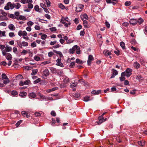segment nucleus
<instances>
[{"mask_svg":"<svg viewBox=\"0 0 147 147\" xmlns=\"http://www.w3.org/2000/svg\"><path fill=\"white\" fill-rule=\"evenodd\" d=\"M83 24L84 27L85 28H88L90 27L88 22L86 20H84L83 21Z\"/></svg>","mask_w":147,"mask_h":147,"instance_id":"14","label":"nucleus"},{"mask_svg":"<svg viewBox=\"0 0 147 147\" xmlns=\"http://www.w3.org/2000/svg\"><path fill=\"white\" fill-rule=\"evenodd\" d=\"M22 120H20L18 121L16 123V125L17 127H18L22 123Z\"/></svg>","mask_w":147,"mask_h":147,"instance_id":"55","label":"nucleus"},{"mask_svg":"<svg viewBox=\"0 0 147 147\" xmlns=\"http://www.w3.org/2000/svg\"><path fill=\"white\" fill-rule=\"evenodd\" d=\"M131 2L130 1H127L125 2L124 5L125 6H128L131 5Z\"/></svg>","mask_w":147,"mask_h":147,"instance_id":"41","label":"nucleus"},{"mask_svg":"<svg viewBox=\"0 0 147 147\" xmlns=\"http://www.w3.org/2000/svg\"><path fill=\"white\" fill-rule=\"evenodd\" d=\"M49 30L51 32L56 31V30H57L56 28L55 27H52V28H49Z\"/></svg>","mask_w":147,"mask_h":147,"instance_id":"52","label":"nucleus"},{"mask_svg":"<svg viewBox=\"0 0 147 147\" xmlns=\"http://www.w3.org/2000/svg\"><path fill=\"white\" fill-rule=\"evenodd\" d=\"M56 61L57 62L56 65H57L59 66L62 67H63L64 66L63 64L61 62V59H58L56 60Z\"/></svg>","mask_w":147,"mask_h":147,"instance_id":"12","label":"nucleus"},{"mask_svg":"<svg viewBox=\"0 0 147 147\" xmlns=\"http://www.w3.org/2000/svg\"><path fill=\"white\" fill-rule=\"evenodd\" d=\"M8 17L12 19L15 18V15L13 14H9Z\"/></svg>","mask_w":147,"mask_h":147,"instance_id":"53","label":"nucleus"},{"mask_svg":"<svg viewBox=\"0 0 147 147\" xmlns=\"http://www.w3.org/2000/svg\"><path fill=\"white\" fill-rule=\"evenodd\" d=\"M34 59L36 61H38L40 60V57L37 56H35L34 57Z\"/></svg>","mask_w":147,"mask_h":147,"instance_id":"46","label":"nucleus"},{"mask_svg":"<svg viewBox=\"0 0 147 147\" xmlns=\"http://www.w3.org/2000/svg\"><path fill=\"white\" fill-rule=\"evenodd\" d=\"M144 20L142 18H140L138 19V22L139 24H141L144 22Z\"/></svg>","mask_w":147,"mask_h":147,"instance_id":"42","label":"nucleus"},{"mask_svg":"<svg viewBox=\"0 0 147 147\" xmlns=\"http://www.w3.org/2000/svg\"><path fill=\"white\" fill-rule=\"evenodd\" d=\"M2 54L3 56H5L7 60H11L12 59V55L9 53H5L4 51H2Z\"/></svg>","mask_w":147,"mask_h":147,"instance_id":"4","label":"nucleus"},{"mask_svg":"<svg viewBox=\"0 0 147 147\" xmlns=\"http://www.w3.org/2000/svg\"><path fill=\"white\" fill-rule=\"evenodd\" d=\"M84 101L85 102H88L89 100H90V97L88 96H85L84 98Z\"/></svg>","mask_w":147,"mask_h":147,"instance_id":"35","label":"nucleus"},{"mask_svg":"<svg viewBox=\"0 0 147 147\" xmlns=\"http://www.w3.org/2000/svg\"><path fill=\"white\" fill-rule=\"evenodd\" d=\"M38 95L40 97V99L42 100L43 99H47L46 97L45 96H44L42 95L39 92L38 93Z\"/></svg>","mask_w":147,"mask_h":147,"instance_id":"28","label":"nucleus"},{"mask_svg":"<svg viewBox=\"0 0 147 147\" xmlns=\"http://www.w3.org/2000/svg\"><path fill=\"white\" fill-rule=\"evenodd\" d=\"M106 113H104L101 116H100L98 118V121H96V123L98 125H100L102 123L106 121L108 119V118H106L105 119L103 117L104 115Z\"/></svg>","mask_w":147,"mask_h":147,"instance_id":"1","label":"nucleus"},{"mask_svg":"<svg viewBox=\"0 0 147 147\" xmlns=\"http://www.w3.org/2000/svg\"><path fill=\"white\" fill-rule=\"evenodd\" d=\"M120 45L123 49H125V44L124 42H120Z\"/></svg>","mask_w":147,"mask_h":147,"instance_id":"38","label":"nucleus"},{"mask_svg":"<svg viewBox=\"0 0 147 147\" xmlns=\"http://www.w3.org/2000/svg\"><path fill=\"white\" fill-rule=\"evenodd\" d=\"M5 31H2L0 30V36L1 37L5 36Z\"/></svg>","mask_w":147,"mask_h":147,"instance_id":"40","label":"nucleus"},{"mask_svg":"<svg viewBox=\"0 0 147 147\" xmlns=\"http://www.w3.org/2000/svg\"><path fill=\"white\" fill-rule=\"evenodd\" d=\"M26 20V17L22 15H20L18 19H17L18 20Z\"/></svg>","mask_w":147,"mask_h":147,"instance_id":"30","label":"nucleus"},{"mask_svg":"<svg viewBox=\"0 0 147 147\" xmlns=\"http://www.w3.org/2000/svg\"><path fill=\"white\" fill-rule=\"evenodd\" d=\"M8 18L6 16H0V20H7Z\"/></svg>","mask_w":147,"mask_h":147,"instance_id":"24","label":"nucleus"},{"mask_svg":"<svg viewBox=\"0 0 147 147\" xmlns=\"http://www.w3.org/2000/svg\"><path fill=\"white\" fill-rule=\"evenodd\" d=\"M46 4H47L48 7H49L51 6V3L49 0H45Z\"/></svg>","mask_w":147,"mask_h":147,"instance_id":"45","label":"nucleus"},{"mask_svg":"<svg viewBox=\"0 0 147 147\" xmlns=\"http://www.w3.org/2000/svg\"><path fill=\"white\" fill-rule=\"evenodd\" d=\"M12 50V48L10 47L6 46L5 47V49L4 50H3L2 51H4L5 52H8L11 51Z\"/></svg>","mask_w":147,"mask_h":147,"instance_id":"18","label":"nucleus"},{"mask_svg":"<svg viewBox=\"0 0 147 147\" xmlns=\"http://www.w3.org/2000/svg\"><path fill=\"white\" fill-rule=\"evenodd\" d=\"M78 84V80H76L74 82L71 84L70 87L71 88H73L74 87L77 86Z\"/></svg>","mask_w":147,"mask_h":147,"instance_id":"17","label":"nucleus"},{"mask_svg":"<svg viewBox=\"0 0 147 147\" xmlns=\"http://www.w3.org/2000/svg\"><path fill=\"white\" fill-rule=\"evenodd\" d=\"M132 70L129 68H127L125 70V72L126 73V76L128 78L132 74Z\"/></svg>","mask_w":147,"mask_h":147,"instance_id":"5","label":"nucleus"},{"mask_svg":"<svg viewBox=\"0 0 147 147\" xmlns=\"http://www.w3.org/2000/svg\"><path fill=\"white\" fill-rule=\"evenodd\" d=\"M105 24L106 25V26L108 28H109L110 27V24L109 23L107 22V21H106L105 22Z\"/></svg>","mask_w":147,"mask_h":147,"instance_id":"54","label":"nucleus"},{"mask_svg":"<svg viewBox=\"0 0 147 147\" xmlns=\"http://www.w3.org/2000/svg\"><path fill=\"white\" fill-rule=\"evenodd\" d=\"M21 113L24 117L27 118L29 117L30 116V114L27 111H22Z\"/></svg>","mask_w":147,"mask_h":147,"instance_id":"10","label":"nucleus"},{"mask_svg":"<svg viewBox=\"0 0 147 147\" xmlns=\"http://www.w3.org/2000/svg\"><path fill=\"white\" fill-rule=\"evenodd\" d=\"M136 79L139 81H141L143 80V78L141 75H138L137 76Z\"/></svg>","mask_w":147,"mask_h":147,"instance_id":"32","label":"nucleus"},{"mask_svg":"<svg viewBox=\"0 0 147 147\" xmlns=\"http://www.w3.org/2000/svg\"><path fill=\"white\" fill-rule=\"evenodd\" d=\"M28 53L27 51L25 50H23L21 52V53L22 54H24V55H25L27 54Z\"/></svg>","mask_w":147,"mask_h":147,"instance_id":"64","label":"nucleus"},{"mask_svg":"<svg viewBox=\"0 0 147 147\" xmlns=\"http://www.w3.org/2000/svg\"><path fill=\"white\" fill-rule=\"evenodd\" d=\"M18 35L21 37L22 36H27V33L25 31H22L20 30L18 33Z\"/></svg>","mask_w":147,"mask_h":147,"instance_id":"7","label":"nucleus"},{"mask_svg":"<svg viewBox=\"0 0 147 147\" xmlns=\"http://www.w3.org/2000/svg\"><path fill=\"white\" fill-rule=\"evenodd\" d=\"M113 71V74L114 76H116L118 74V72L114 69H112Z\"/></svg>","mask_w":147,"mask_h":147,"instance_id":"36","label":"nucleus"},{"mask_svg":"<svg viewBox=\"0 0 147 147\" xmlns=\"http://www.w3.org/2000/svg\"><path fill=\"white\" fill-rule=\"evenodd\" d=\"M9 36L10 37H12L13 36H15L14 33L13 32H12L9 33Z\"/></svg>","mask_w":147,"mask_h":147,"instance_id":"56","label":"nucleus"},{"mask_svg":"<svg viewBox=\"0 0 147 147\" xmlns=\"http://www.w3.org/2000/svg\"><path fill=\"white\" fill-rule=\"evenodd\" d=\"M21 6V5L19 3H16V4H15V7L16 9H18Z\"/></svg>","mask_w":147,"mask_h":147,"instance_id":"44","label":"nucleus"},{"mask_svg":"<svg viewBox=\"0 0 147 147\" xmlns=\"http://www.w3.org/2000/svg\"><path fill=\"white\" fill-rule=\"evenodd\" d=\"M15 7V4H12L11 2H8L5 7L4 9L6 10H9L10 9H12Z\"/></svg>","mask_w":147,"mask_h":147,"instance_id":"2","label":"nucleus"},{"mask_svg":"<svg viewBox=\"0 0 147 147\" xmlns=\"http://www.w3.org/2000/svg\"><path fill=\"white\" fill-rule=\"evenodd\" d=\"M94 58L92 55H90L88 56V59L87 60V63L88 65H90L91 62L93 61Z\"/></svg>","mask_w":147,"mask_h":147,"instance_id":"9","label":"nucleus"},{"mask_svg":"<svg viewBox=\"0 0 147 147\" xmlns=\"http://www.w3.org/2000/svg\"><path fill=\"white\" fill-rule=\"evenodd\" d=\"M15 28L14 25L12 24H10L8 26V28L11 30H14Z\"/></svg>","mask_w":147,"mask_h":147,"instance_id":"26","label":"nucleus"},{"mask_svg":"<svg viewBox=\"0 0 147 147\" xmlns=\"http://www.w3.org/2000/svg\"><path fill=\"white\" fill-rule=\"evenodd\" d=\"M30 83V81L29 80H26L24 82L22 81H20L19 83V85L20 86H23L25 85H28Z\"/></svg>","mask_w":147,"mask_h":147,"instance_id":"8","label":"nucleus"},{"mask_svg":"<svg viewBox=\"0 0 147 147\" xmlns=\"http://www.w3.org/2000/svg\"><path fill=\"white\" fill-rule=\"evenodd\" d=\"M66 41L67 43H71L73 42V40H72L70 39H68Z\"/></svg>","mask_w":147,"mask_h":147,"instance_id":"62","label":"nucleus"},{"mask_svg":"<svg viewBox=\"0 0 147 147\" xmlns=\"http://www.w3.org/2000/svg\"><path fill=\"white\" fill-rule=\"evenodd\" d=\"M34 9L36 11L39 12H41L42 11V9L40 8L39 6L38 5H36L34 6Z\"/></svg>","mask_w":147,"mask_h":147,"instance_id":"16","label":"nucleus"},{"mask_svg":"<svg viewBox=\"0 0 147 147\" xmlns=\"http://www.w3.org/2000/svg\"><path fill=\"white\" fill-rule=\"evenodd\" d=\"M14 15L15 18L17 20L19 17L20 16L19 12L18 11L15 12L14 13Z\"/></svg>","mask_w":147,"mask_h":147,"instance_id":"29","label":"nucleus"},{"mask_svg":"<svg viewBox=\"0 0 147 147\" xmlns=\"http://www.w3.org/2000/svg\"><path fill=\"white\" fill-rule=\"evenodd\" d=\"M106 1L107 3H112L113 5H115L116 4V3L115 2H112L111 0H106Z\"/></svg>","mask_w":147,"mask_h":147,"instance_id":"33","label":"nucleus"},{"mask_svg":"<svg viewBox=\"0 0 147 147\" xmlns=\"http://www.w3.org/2000/svg\"><path fill=\"white\" fill-rule=\"evenodd\" d=\"M13 51L15 53H16L18 51V49L16 47H14L13 48Z\"/></svg>","mask_w":147,"mask_h":147,"instance_id":"58","label":"nucleus"},{"mask_svg":"<svg viewBox=\"0 0 147 147\" xmlns=\"http://www.w3.org/2000/svg\"><path fill=\"white\" fill-rule=\"evenodd\" d=\"M18 111H16L14 113L11 114V116L13 118L16 117L18 116Z\"/></svg>","mask_w":147,"mask_h":147,"instance_id":"21","label":"nucleus"},{"mask_svg":"<svg viewBox=\"0 0 147 147\" xmlns=\"http://www.w3.org/2000/svg\"><path fill=\"white\" fill-rule=\"evenodd\" d=\"M138 22V21L135 19H131L130 20L129 22L132 25L134 26Z\"/></svg>","mask_w":147,"mask_h":147,"instance_id":"11","label":"nucleus"},{"mask_svg":"<svg viewBox=\"0 0 147 147\" xmlns=\"http://www.w3.org/2000/svg\"><path fill=\"white\" fill-rule=\"evenodd\" d=\"M54 54V53L53 52L51 51L48 53V55L49 57H51Z\"/></svg>","mask_w":147,"mask_h":147,"instance_id":"59","label":"nucleus"},{"mask_svg":"<svg viewBox=\"0 0 147 147\" xmlns=\"http://www.w3.org/2000/svg\"><path fill=\"white\" fill-rule=\"evenodd\" d=\"M2 78L3 79H8L9 78L5 74H3L1 75Z\"/></svg>","mask_w":147,"mask_h":147,"instance_id":"37","label":"nucleus"},{"mask_svg":"<svg viewBox=\"0 0 147 147\" xmlns=\"http://www.w3.org/2000/svg\"><path fill=\"white\" fill-rule=\"evenodd\" d=\"M145 141L144 140L140 141L138 142V145L141 146H143L145 144Z\"/></svg>","mask_w":147,"mask_h":147,"instance_id":"23","label":"nucleus"},{"mask_svg":"<svg viewBox=\"0 0 147 147\" xmlns=\"http://www.w3.org/2000/svg\"><path fill=\"white\" fill-rule=\"evenodd\" d=\"M81 20H84V19L88 20V17L86 13H84L83 15H82L80 16Z\"/></svg>","mask_w":147,"mask_h":147,"instance_id":"15","label":"nucleus"},{"mask_svg":"<svg viewBox=\"0 0 147 147\" xmlns=\"http://www.w3.org/2000/svg\"><path fill=\"white\" fill-rule=\"evenodd\" d=\"M78 46L77 45H75L73 46L72 47V49H73L74 51L75 52V51L76 50V49H78Z\"/></svg>","mask_w":147,"mask_h":147,"instance_id":"60","label":"nucleus"},{"mask_svg":"<svg viewBox=\"0 0 147 147\" xmlns=\"http://www.w3.org/2000/svg\"><path fill=\"white\" fill-rule=\"evenodd\" d=\"M63 81L64 83L67 84L69 82V80L68 78L66 77L64 79Z\"/></svg>","mask_w":147,"mask_h":147,"instance_id":"39","label":"nucleus"},{"mask_svg":"<svg viewBox=\"0 0 147 147\" xmlns=\"http://www.w3.org/2000/svg\"><path fill=\"white\" fill-rule=\"evenodd\" d=\"M84 7V5L81 4H79L76 7V11L77 12H80L82 10Z\"/></svg>","mask_w":147,"mask_h":147,"instance_id":"6","label":"nucleus"},{"mask_svg":"<svg viewBox=\"0 0 147 147\" xmlns=\"http://www.w3.org/2000/svg\"><path fill=\"white\" fill-rule=\"evenodd\" d=\"M58 6L59 8L62 9H64L65 8V6L61 3L58 4Z\"/></svg>","mask_w":147,"mask_h":147,"instance_id":"31","label":"nucleus"},{"mask_svg":"<svg viewBox=\"0 0 147 147\" xmlns=\"http://www.w3.org/2000/svg\"><path fill=\"white\" fill-rule=\"evenodd\" d=\"M74 96L76 98H78L80 97V95L79 94L76 93L74 95Z\"/></svg>","mask_w":147,"mask_h":147,"instance_id":"51","label":"nucleus"},{"mask_svg":"<svg viewBox=\"0 0 147 147\" xmlns=\"http://www.w3.org/2000/svg\"><path fill=\"white\" fill-rule=\"evenodd\" d=\"M91 93L94 95H98L100 94L101 93V90H99L97 91H96L95 90H93L91 92Z\"/></svg>","mask_w":147,"mask_h":147,"instance_id":"19","label":"nucleus"},{"mask_svg":"<svg viewBox=\"0 0 147 147\" xmlns=\"http://www.w3.org/2000/svg\"><path fill=\"white\" fill-rule=\"evenodd\" d=\"M38 71L37 69H33L32 70V72L31 73V75L32 76H34L37 73Z\"/></svg>","mask_w":147,"mask_h":147,"instance_id":"34","label":"nucleus"},{"mask_svg":"<svg viewBox=\"0 0 147 147\" xmlns=\"http://www.w3.org/2000/svg\"><path fill=\"white\" fill-rule=\"evenodd\" d=\"M66 20V21L68 22V21L67 20H66V19L65 18H62L61 19V22L63 24H64V23H65Z\"/></svg>","mask_w":147,"mask_h":147,"instance_id":"49","label":"nucleus"},{"mask_svg":"<svg viewBox=\"0 0 147 147\" xmlns=\"http://www.w3.org/2000/svg\"><path fill=\"white\" fill-rule=\"evenodd\" d=\"M41 81V79L40 78H38L36 79L34 82V84H37L40 82Z\"/></svg>","mask_w":147,"mask_h":147,"instance_id":"47","label":"nucleus"},{"mask_svg":"<svg viewBox=\"0 0 147 147\" xmlns=\"http://www.w3.org/2000/svg\"><path fill=\"white\" fill-rule=\"evenodd\" d=\"M27 93L26 92H21L19 94V95L22 97H23L24 96H26L27 95Z\"/></svg>","mask_w":147,"mask_h":147,"instance_id":"27","label":"nucleus"},{"mask_svg":"<svg viewBox=\"0 0 147 147\" xmlns=\"http://www.w3.org/2000/svg\"><path fill=\"white\" fill-rule=\"evenodd\" d=\"M134 66L136 69H138L140 67V64L137 62H135L134 63Z\"/></svg>","mask_w":147,"mask_h":147,"instance_id":"22","label":"nucleus"},{"mask_svg":"<svg viewBox=\"0 0 147 147\" xmlns=\"http://www.w3.org/2000/svg\"><path fill=\"white\" fill-rule=\"evenodd\" d=\"M43 73L45 76L47 77L49 75V71L47 69H46L43 71Z\"/></svg>","mask_w":147,"mask_h":147,"instance_id":"13","label":"nucleus"},{"mask_svg":"<svg viewBox=\"0 0 147 147\" xmlns=\"http://www.w3.org/2000/svg\"><path fill=\"white\" fill-rule=\"evenodd\" d=\"M18 92L15 90H13L11 92V94L13 96H16L18 94Z\"/></svg>","mask_w":147,"mask_h":147,"instance_id":"48","label":"nucleus"},{"mask_svg":"<svg viewBox=\"0 0 147 147\" xmlns=\"http://www.w3.org/2000/svg\"><path fill=\"white\" fill-rule=\"evenodd\" d=\"M75 62H71L70 63V65H69V67L71 68H72L74 66L75 64Z\"/></svg>","mask_w":147,"mask_h":147,"instance_id":"61","label":"nucleus"},{"mask_svg":"<svg viewBox=\"0 0 147 147\" xmlns=\"http://www.w3.org/2000/svg\"><path fill=\"white\" fill-rule=\"evenodd\" d=\"M119 80L121 82H122L125 80V77H123L121 76V77H119Z\"/></svg>","mask_w":147,"mask_h":147,"instance_id":"63","label":"nucleus"},{"mask_svg":"<svg viewBox=\"0 0 147 147\" xmlns=\"http://www.w3.org/2000/svg\"><path fill=\"white\" fill-rule=\"evenodd\" d=\"M10 82L9 80V79H6V80H4L3 81V83L6 84L7 83H8Z\"/></svg>","mask_w":147,"mask_h":147,"instance_id":"57","label":"nucleus"},{"mask_svg":"<svg viewBox=\"0 0 147 147\" xmlns=\"http://www.w3.org/2000/svg\"><path fill=\"white\" fill-rule=\"evenodd\" d=\"M29 96L30 97L34 98L36 97V95L35 93L32 92L30 93L29 94Z\"/></svg>","mask_w":147,"mask_h":147,"instance_id":"25","label":"nucleus"},{"mask_svg":"<svg viewBox=\"0 0 147 147\" xmlns=\"http://www.w3.org/2000/svg\"><path fill=\"white\" fill-rule=\"evenodd\" d=\"M17 44L21 48H22L23 47H27L28 45V43L25 41H22L21 42H17Z\"/></svg>","mask_w":147,"mask_h":147,"instance_id":"3","label":"nucleus"},{"mask_svg":"<svg viewBox=\"0 0 147 147\" xmlns=\"http://www.w3.org/2000/svg\"><path fill=\"white\" fill-rule=\"evenodd\" d=\"M47 35L45 34L42 35L41 37V38L42 40H45L47 37Z\"/></svg>","mask_w":147,"mask_h":147,"instance_id":"50","label":"nucleus"},{"mask_svg":"<svg viewBox=\"0 0 147 147\" xmlns=\"http://www.w3.org/2000/svg\"><path fill=\"white\" fill-rule=\"evenodd\" d=\"M103 53L105 56H106L110 55L111 54V52L108 50H104Z\"/></svg>","mask_w":147,"mask_h":147,"instance_id":"20","label":"nucleus"},{"mask_svg":"<svg viewBox=\"0 0 147 147\" xmlns=\"http://www.w3.org/2000/svg\"><path fill=\"white\" fill-rule=\"evenodd\" d=\"M27 24L28 26L30 27L32 26L34 24V23L32 21H30L28 22Z\"/></svg>","mask_w":147,"mask_h":147,"instance_id":"43","label":"nucleus"}]
</instances>
